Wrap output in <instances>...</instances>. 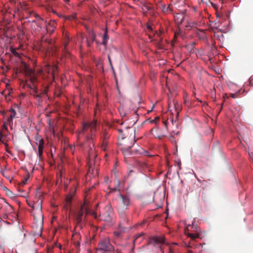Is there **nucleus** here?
<instances>
[{
    "instance_id": "30",
    "label": "nucleus",
    "mask_w": 253,
    "mask_h": 253,
    "mask_svg": "<svg viewBox=\"0 0 253 253\" xmlns=\"http://www.w3.org/2000/svg\"><path fill=\"white\" fill-rule=\"evenodd\" d=\"M76 18V14H74L72 15L68 16V17H66V19H68L70 20H74V19H75Z\"/></svg>"
},
{
    "instance_id": "23",
    "label": "nucleus",
    "mask_w": 253,
    "mask_h": 253,
    "mask_svg": "<svg viewBox=\"0 0 253 253\" xmlns=\"http://www.w3.org/2000/svg\"><path fill=\"white\" fill-rule=\"evenodd\" d=\"M9 111L10 112V115L8 119V121L9 122L12 120V119L15 117L16 114V111L13 108H11Z\"/></svg>"
},
{
    "instance_id": "16",
    "label": "nucleus",
    "mask_w": 253,
    "mask_h": 253,
    "mask_svg": "<svg viewBox=\"0 0 253 253\" xmlns=\"http://www.w3.org/2000/svg\"><path fill=\"white\" fill-rule=\"evenodd\" d=\"M56 22L53 20L50 21L46 26L47 32L51 34L56 28Z\"/></svg>"
},
{
    "instance_id": "13",
    "label": "nucleus",
    "mask_w": 253,
    "mask_h": 253,
    "mask_svg": "<svg viewBox=\"0 0 253 253\" xmlns=\"http://www.w3.org/2000/svg\"><path fill=\"white\" fill-rule=\"evenodd\" d=\"M36 144L38 145V155L41 159L43 153V148L44 145V140L42 138L36 139Z\"/></svg>"
},
{
    "instance_id": "36",
    "label": "nucleus",
    "mask_w": 253,
    "mask_h": 253,
    "mask_svg": "<svg viewBox=\"0 0 253 253\" xmlns=\"http://www.w3.org/2000/svg\"><path fill=\"white\" fill-rule=\"evenodd\" d=\"M237 94H232L231 96L233 98H236L237 97Z\"/></svg>"
},
{
    "instance_id": "41",
    "label": "nucleus",
    "mask_w": 253,
    "mask_h": 253,
    "mask_svg": "<svg viewBox=\"0 0 253 253\" xmlns=\"http://www.w3.org/2000/svg\"><path fill=\"white\" fill-rule=\"evenodd\" d=\"M177 106H178L179 105L178 104H175V106H174V107L175 108L176 110H177Z\"/></svg>"
},
{
    "instance_id": "7",
    "label": "nucleus",
    "mask_w": 253,
    "mask_h": 253,
    "mask_svg": "<svg viewBox=\"0 0 253 253\" xmlns=\"http://www.w3.org/2000/svg\"><path fill=\"white\" fill-rule=\"evenodd\" d=\"M84 212H85L86 215L91 214L95 218H97L96 213L89 209L85 202L83 205H81L79 211L75 213L74 215L76 221L79 225L81 224L82 223L83 215Z\"/></svg>"
},
{
    "instance_id": "3",
    "label": "nucleus",
    "mask_w": 253,
    "mask_h": 253,
    "mask_svg": "<svg viewBox=\"0 0 253 253\" xmlns=\"http://www.w3.org/2000/svg\"><path fill=\"white\" fill-rule=\"evenodd\" d=\"M185 233L187 237L190 238L188 243H184V246L187 248H191L194 245V242L197 241L202 235L200 227L197 225L192 223V224H188L185 229Z\"/></svg>"
},
{
    "instance_id": "25",
    "label": "nucleus",
    "mask_w": 253,
    "mask_h": 253,
    "mask_svg": "<svg viewBox=\"0 0 253 253\" xmlns=\"http://www.w3.org/2000/svg\"><path fill=\"white\" fill-rule=\"evenodd\" d=\"M88 173H91L92 175L97 174L98 171L97 169H94L91 166H89L88 169Z\"/></svg>"
},
{
    "instance_id": "43",
    "label": "nucleus",
    "mask_w": 253,
    "mask_h": 253,
    "mask_svg": "<svg viewBox=\"0 0 253 253\" xmlns=\"http://www.w3.org/2000/svg\"><path fill=\"white\" fill-rule=\"evenodd\" d=\"M64 1L66 2H68L70 1V0H64Z\"/></svg>"
},
{
    "instance_id": "8",
    "label": "nucleus",
    "mask_w": 253,
    "mask_h": 253,
    "mask_svg": "<svg viewBox=\"0 0 253 253\" xmlns=\"http://www.w3.org/2000/svg\"><path fill=\"white\" fill-rule=\"evenodd\" d=\"M53 41L47 38H45L43 36L41 38V42L39 44L40 50L48 53L50 49L52 48Z\"/></svg>"
},
{
    "instance_id": "47",
    "label": "nucleus",
    "mask_w": 253,
    "mask_h": 253,
    "mask_svg": "<svg viewBox=\"0 0 253 253\" xmlns=\"http://www.w3.org/2000/svg\"><path fill=\"white\" fill-rule=\"evenodd\" d=\"M158 2H161V0H158Z\"/></svg>"
},
{
    "instance_id": "40",
    "label": "nucleus",
    "mask_w": 253,
    "mask_h": 253,
    "mask_svg": "<svg viewBox=\"0 0 253 253\" xmlns=\"http://www.w3.org/2000/svg\"><path fill=\"white\" fill-rule=\"evenodd\" d=\"M169 253H173V251L171 249V248H169Z\"/></svg>"
},
{
    "instance_id": "48",
    "label": "nucleus",
    "mask_w": 253,
    "mask_h": 253,
    "mask_svg": "<svg viewBox=\"0 0 253 253\" xmlns=\"http://www.w3.org/2000/svg\"><path fill=\"white\" fill-rule=\"evenodd\" d=\"M142 235H143L142 234H141L139 235V237L141 236Z\"/></svg>"
},
{
    "instance_id": "9",
    "label": "nucleus",
    "mask_w": 253,
    "mask_h": 253,
    "mask_svg": "<svg viewBox=\"0 0 253 253\" xmlns=\"http://www.w3.org/2000/svg\"><path fill=\"white\" fill-rule=\"evenodd\" d=\"M98 249L100 250L108 253H111L114 251V248L110 244V241L107 239L101 240L99 242L98 244Z\"/></svg>"
},
{
    "instance_id": "44",
    "label": "nucleus",
    "mask_w": 253,
    "mask_h": 253,
    "mask_svg": "<svg viewBox=\"0 0 253 253\" xmlns=\"http://www.w3.org/2000/svg\"><path fill=\"white\" fill-rule=\"evenodd\" d=\"M184 18V16H182V19H181V22L183 21Z\"/></svg>"
},
{
    "instance_id": "5",
    "label": "nucleus",
    "mask_w": 253,
    "mask_h": 253,
    "mask_svg": "<svg viewBox=\"0 0 253 253\" xmlns=\"http://www.w3.org/2000/svg\"><path fill=\"white\" fill-rule=\"evenodd\" d=\"M29 207L32 209V214L34 220L40 224L42 228L43 222V216L42 213V200L39 199L36 203L27 201Z\"/></svg>"
},
{
    "instance_id": "46",
    "label": "nucleus",
    "mask_w": 253,
    "mask_h": 253,
    "mask_svg": "<svg viewBox=\"0 0 253 253\" xmlns=\"http://www.w3.org/2000/svg\"><path fill=\"white\" fill-rule=\"evenodd\" d=\"M139 237H137L136 239H135L133 241V242H135V241L136 240V239L138 238Z\"/></svg>"
},
{
    "instance_id": "45",
    "label": "nucleus",
    "mask_w": 253,
    "mask_h": 253,
    "mask_svg": "<svg viewBox=\"0 0 253 253\" xmlns=\"http://www.w3.org/2000/svg\"><path fill=\"white\" fill-rule=\"evenodd\" d=\"M26 181L27 180L26 179L24 181V184H25L26 183Z\"/></svg>"
},
{
    "instance_id": "35",
    "label": "nucleus",
    "mask_w": 253,
    "mask_h": 253,
    "mask_svg": "<svg viewBox=\"0 0 253 253\" xmlns=\"http://www.w3.org/2000/svg\"><path fill=\"white\" fill-rule=\"evenodd\" d=\"M163 124L165 125L167 129H168L167 122L166 121H163Z\"/></svg>"
},
{
    "instance_id": "10",
    "label": "nucleus",
    "mask_w": 253,
    "mask_h": 253,
    "mask_svg": "<svg viewBox=\"0 0 253 253\" xmlns=\"http://www.w3.org/2000/svg\"><path fill=\"white\" fill-rule=\"evenodd\" d=\"M165 239L163 236H153L150 239L149 243L154 246L159 247L162 253H164V249L162 248L161 246L165 243Z\"/></svg>"
},
{
    "instance_id": "34",
    "label": "nucleus",
    "mask_w": 253,
    "mask_h": 253,
    "mask_svg": "<svg viewBox=\"0 0 253 253\" xmlns=\"http://www.w3.org/2000/svg\"><path fill=\"white\" fill-rule=\"evenodd\" d=\"M147 29L150 32H151L153 31L152 27H151V26H150L149 25H147Z\"/></svg>"
},
{
    "instance_id": "11",
    "label": "nucleus",
    "mask_w": 253,
    "mask_h": 253,
    "mask_svg": "<svg viewBox=\"0 0 253 253\" xmlns=\"http://www.w3.org/2000/svg\"><path fill=\"white\" fill-rule=\"evenodd\" d=\"M100 218L101 220L110 222L112 220V209L109 206H106L100 213Z\"/></svg>"
},
{
    "instance_id": "50",
    "label": "nucleus",
    "mask_w": 253,
    "mask_h": 253,
    "mask_svg": "<svg viewBox=\"0 0 253 253\" xmlns=\"http://www.w3.org/2000/svg\"><path fill=\"white\" fill-rule=\"evenodd\" d=\"M151 38H152V37L150 36H149V39H151Z\"/></svg>"
},
{
    "instance_id": "24",
    "label": "nucleus",
    "mask_w": 253,
    "mask_h": 253,
    "mask_svg": "<svg viewBox=\"0 0 253 253\" xmlns=\"http://www.w3.org/2000/svg\"><path fill=\"white\" fill-rule=\"evenodd\" d=\"M108 39H109V37L107 35V30H106V31L105 32V33L103 35V42H102V44L103 45H104L105 46H106L107 45V41H108Z\"/></svg>"
},
{
    "instance_id": "26",
    "label": "nucleus",
    "mask_w": 253,
    "mask_h": 253,
    "mask_svg": "<svg viewBox=\"0 0 253 253\" xmlns=\"http://www.w3.org/2000/svg\"><path fill=\"white\" fill-rule=\"evenodd\" d=\"M72 195H68L66 198V203L68 205H70L72 202Z\"/></svg>"
},
{
    "instance_id": "4",
    "label": "nucleus",
    "mask_w": 253,
    "mask_h": 253,
    "mask_svg": "<svg viewBox=\"0 0 253 253\" xmlns=\"http://www.w3.org/2000/svg\"><path fill=\"white\" fill-rule=\"evenodd\" d=\"M121 201L118 208V211L121 220L119 223L120 229H124L123 225L125 222H128V220L126 219V211L128 210V206L130 204V199L127 196L120 195Z\"/></svg>"
},
{
    "instance_id": "49",
    "label": "nucleus",
    "mask_w": 253,
    "mask_h": 253,
    "mask_svg": "<svg viewBox=\"0 0 253 253\" xmlns=\"http://www.w3.org/2000/svg\"><path fill=\"white\" fill-rule=\"evenodd\" d=\"M8 206L10 207V208H12L11 206H10L9 204H8Z\"/></svg>"
},
{
    "instance_id": "32",
    "label": "nucleus",
    "mask_w": 253,
    "mask_h": 253,
    "mask_svg": "<svg viewBox=\"0 0 253 253\" xmlns=\"http://www.w3.org/2000/svg\"><path fill=\"white\" fill-rule=\"evenodd\" d=\"M114 234L116 237H119L121 234V231H115Z\"/></svg>"
},
{
    "instance_id": "42",
    "label": "nucleus",
    "mask_w": 253,
    "mask_h": 253,
    "mask_svg": "<svg viewBox=\"0 0 253 253\" xmlns=\"http://www.w3.org/2000/svg\"><path fill=\"white\" fill-rule=\"evenodd\" d=\"M116 252H117V253H120V251L119 249H117L116 250Z\"/></svg>"
},
{
    "instance_id": "15",
    "label": "nucleus",
    "mask_w": 253,
    "mask_h": 253,
    "mask_svg": "<svg viewBox=\"0 0 253 253\" xmlns=\"http://www.w3.org/2000/svg\"><path fill=\"white\" fill-rule=\"evenodd\" d=\"M109 137L108 132L106 130H103L101 134V137L102 140V147L104 148L107 145V140Z\"/></svg>"
},
{
    "instance_id": "18",
    "label": "nucleus",
    "mask_w": 253,
    "mask_h": 253,
    "mask_svg": "<svg viewBox=\"0 0 253 253\" xmlns=\"http://www.w3.org/2000/svg\"><path fill=\"white\" fill-rule=\"evenodd\" d=\"M2 189L3 191L5 192V194L7 196L11 198L14 197V194L5 186H2Z\"/></svg>"
},
{
    "instance_id": "19",
    "label": "nucleus",
    "mask_w": 253,
    "mask_h": 253,
    "mask_svg": "<svg viewBox=\"0 0 253 253\" xmlns=\"http://www.w3.org/2000/svg\"><path fill=\"white\" fill-rule=\"evenodd\" d=\"M95 38H96V36L94 33H92L90 34L89 38V40H87L88 46H89L90 45V44L95 41Z\"/></svg>"
},
{
    "instance_id": "22",
    "label": "nucleus",
    "mask_w": 253,
    "mask_h": 253,
    "mask_svg": "<svg viewBox=\"0 0 253 253\" xmlns=\"http://www.w3.org/2000/svg\"><path fill=\"white\" fill-rule=\"evenodd\" d=\"M7 135L5 132H2L1 130H0V142L2 143H4V141H6Z\"/></svg>"
},
{
    "instance_id": "37",
    "label": "nucleus",
    "mask_w": 253,
    "mask_h": 253,
    "mask_svg": "<svg viewBox=\"0 0 253 253\" xmlns=\"http://www.w3.org/2000/svg\"><path fill=\"white\" fill-rule=\"evenodd\" d=\"M108 59L109 61L110 64L112 66V63H111V61L110 56L109 55H108Z\"/></svg>"
},
{
    "instance_id": "27",
    "label": "nucleus",
    "mask_w": 253,
    "mask_h": 253,
    "mask_svg": "<svg viewBox=\"0 0 253 253\" xmlns=\"http://www.w3.org/2000/svg\"><path fill=\"white\" fill-rule=\"evenodd\" d=\"M162 10L164 12H168L169 10H170L169 6L166 7L165 5H162Z\"/></svg>"
},
{
    "instance_id": "28",
    "label": "nucleus",
    "mask_w": 253,
    "mask_h": 253,
    "mask_svg": "<svg viewBox=\"0 0 253 253\" xmlns=\"http://www.w3.org/2000/svg\"><path fill=\"white\" fill-rule=\"evenodd\" d=\"M0 172L2 174L3 176H5L7 179H9L10 178V177L9 176V177L7 176V175L6 174V167L5 168V169H1Z\"/></svg>"
},
{
    "instance_id": "31",
    "label": "nucleus",
    "mask_w": 253,
    "mask_h": 253,
    "mask_svg": "<svg viewBox=\"0 0 253 253\" xmlns=\"http://www.w3.org/2000/svg\"><path fill=\"white\" fill-rule=\"evenodd\" d=\"M141 152H140V154H143L145 156H149V157H151L152 156V155H148V152L146 151H144L143 149H141Z\"/></svg>"
},
{
    "instance_id": "17",
    "label": "nucleus",
    "mask_w": 253,
    "mask_h": 253,
    "mask_svg": "<svg viewBox=\"0 0 253 253\" xmlns=\"http://www.w3.org/2000/svg\"><path fill=\"white\" fill-rule=\"evenodd\" d=\"M44 70H47L49 73L51 72V75L52 76V77H53L54 72L57 70V67L56 65H54V66L52 67H51L49 65H47V67L44 68Z\"/></svg>"
},
{
    "instance_id": "1",
    "label": "nucleus",
    "mask_w": 253,
    "mask_h": 253,
    "mask_svg": "<svg viewBox=\"0 0 253 253\" xmlns=\"http://www.w3.org/2000/svg\"><path fill=\"white\" fill-rule=\"evenodd\" d=\"M24 74L27 78L25 81L22 82L23 87L27 86L28 88L33 90L31 93L36 99L38 101L39 105L42 104V95H46L48 92V88L45 87L42 93H38V88L35 86V83L37 81V77L35 72L28 66L26 65L24 69Z\"/></svg>"
},
{
    "instance_id": "2",
    "label": "nucleus",
    "mask_w": 253,
    "mask_h": 253,
    "mask_svg": "<svg viewBox=\"0 0 253 253\" xmlns=\"http://www.w3.org/2000/svg\"><path fill=\"white\" fill-rule=\"evenodd\" d=\"M97 122L93 120L90 122L85 123L83 125V130L80 132V136L89 131L90 133L86 135V141L84 143H81V146L84 148L87 147L88 155L89 160L93 159L95 156L94 154V144L92 142L93 136L96 131Z\"/></svg>"
},
{
    "instance_id": "12",
    "label": "nucleus",
    "mask_w": 253,
    "mask_h": 253,
    "mask_svg": "<svg viewBox=\"0 0 253 253\" xmlns=\"http://www.w3.org/2000/svg\"><path fill=\"white\" fill-rule=\"evenodd\" d=\"M131 130H135L133 128L131 127H129L128 128H126L125 131V133H123V131L122 129H118V131L120 133L119 138H121L122 140H124L126 138V140L129 137L130 135V132Z\"/></svg>"
},
{
    "instance_id": "33",
    "label": "nucleus",
    "mask_w": 253,
    "mask_h": 253,
    "mask_svg": "<svg viewBox=\"0 0 253 253\" xmlns=\"http://www.w3.org/2000/svg\"><path fill=\"white\" fill-rule=\"evenodd\" d=\"M160 120L159 118V117H157L156 118V119L155 120H153L152 121H151V123H156L158 121H159Z\"/></svg>"
},
{
    "instance_id": "39",
    "label": "nucleus",
    "mask_w": 253,
    "mask_h": 253,
    "mask_svg": "<svg viewBox=\"0 0 253 253\" xmlns=\"http://www.w3.org/2000/svg\"><path fill=\"white\" fill-rule=\"evenodd\" d=\"M140 166H141V167H146V164H145V163H143V164H142L140 165Z\"/></svg>"
},
{
    "instance_id": "20",
    "label": "nucleus",
    "mask_w": 253,
    "mask_h": 253,
    "mask_svg": "<svg viewBox=\"0 0 253 253\" xmlns=\"http://www.w3.org/2000/svg\"><path fill=\"white\" fill-rule=\"evenodd\" d=\"M44 2L46 4L47 7V9H50L52 7V5L54 4V2L56 0H43Z\"/></svg>"
},
{
    "instance_id": "38",
    "label": "nucleus",
    "mask_w": 253,
    "mask_h": 253,
    "mask_svg": "<svg viewBox=\"0 0 253 253\" xmlns=\"http://www.w3.org/2000/svg\"><path fill=\"white\" fill-rule=\"evenodd\" d=\"M156 129V127H153L152 128L151 130H150V132L151 133H153V131H154V130Z\"/></svg>"
},
{
    "instance_id": "29",
    "label": "nucleus",
    "mask_w": 253,
    "mask_h": 253,
    "mask_svg": "<svg viewBox=\"0 0 253 253\" xmlns=\"http://www.w3.org/2000/svg\"><path fill=\"white\" fill-rule=\"evenodd\" d=\"M2 132H5V133L6 134V135H7L8 134V131L7 130V126H6V125L5 124H3L2 126Z\"/></svg>"
},
{
    "instance_id": "14",
    "label": "nucleus",
    "mask_w": 253,
    "mask_h": 253,
    "mask_svg": "<svg viewBox=\"0 0 253 253\" xmlns=\"http://www.w3.org/2000/svg\"><path fill=\"white\" fill-rule=\"evenodd\" d=\"M205 190L203 187H197L195 190L191 191V193L193 194L195 196V200L198 203L199 202V198L200 196V193L201 192L203 193Z\"/></svg>"
},
{
    "instance_id": "21",
    "label": "nucleus",
    "mask_w": 253,
    "mask_h": 253,
    "mask_svg": "<svg viewBox=\"0 0 253 253\" xmlns=\"http://www.w3.org/2000/svg\"><path fill=\"white\" fill-rule=\"evenodd\" d=\"M65 39H66V41L64 42V51L65 52V53L69 54V53L67 50V45H68L69 42V38L68 36H67L66 34L65 35Z\"/></svg>"
},
{
    "instance_id": "6",
    "label": "nucleus",
    "mask_w": 253,
    "mask_h": 253,
    "mask_svg": "<svg viewBox=\"0 0 253 253\" xmlns=\"http://www.w3.org/2000/svg\"><path fill=\"white\" fill-rule=\"evenodd\" d=\"M135 137V130H131L130 132V135L127 140H125L123 142L119 143V144L121 146V150L125 158L129 157L130 156L132 155V152L130 149L136 142Z\"/></svg>"
}]
</instances>
